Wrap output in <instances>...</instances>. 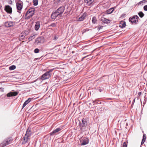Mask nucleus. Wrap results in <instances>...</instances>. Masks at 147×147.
Segmentation results:
<instances>
[{"mask_svg":"<svg viewBox=\"0 0 147 147\" xmlns=\"http://www.w3.org/2000/svg\"><path fill=\"white\" fill-rule=\"evenodd\" d=\"M65 7L62 6L59 7L54 13H53L51 15V18L53 19H55L58 15L62 14L64 11Z\"/></svg>","mask_w":147,"mask_h":147,"instance_id":"f257e3e1","label":"nucleus"},{"mask_svg":"<svg viewBox=\"0 0 147 147\" xmlns=\"http://www.w3.org/2000/svg\"><path fill=\"white\" fill-rule=\"evenodd\" d=\"M35 9L33 8L29 9L26 12L25 18V19H29L32 17L34 13Z\"/></svg>","mask_w":147,"mask_h":147,"instance_id":"f03ea898","label":"nucleus"},{"mask_svg":"<svg viewBox=\"0 0 147 147\" xmlns=\"http://www.w3.org/2000/svg\"><path fill=\"white\" fill-rule=\"evenodd\" d=\"M54 69H51L49 71L45 72L44 74L42 75L41 77V79L42 80H45L49 78L52 75L51 73Z\"/></svg>","mask_w":147,"mask_h":147,"instance_id":"7ed1b4c3","label":"nucleus"},{"mask_svg":"<svg viewBox=\"0 0 147 147\" xmlns=\"http://www.w3.org/2000/svg\"><path fill=\"white\" fill-rule=\"evenodd\" d=\"M31 132L30 131L28 130V129L26 131V134L24 136L23 138V139L24 141V143H26L28 140H30V137L31 136Z\"/></svg>","mask_w":147,"mask_h":147,"instance_id":"20e7f679","label":"nucleus"},{"mask_svg":"<svg viewBox=\"0 0 147 147\" xmlns=\"http://www.w3.org/2000/svg\"><path fill=\"white\" fill-rule=\"evenodd\" d=\"M12 139L11 137L8 138L4 140L2 143H1V145L2 147L6 146L10 144L12 142Z\"/></svg>","mask_w":147,"mask_h":147,"instance_id":"39448f33","label":"nucleus"},{"mask_svg":"<svg viewBox=\"0 0 147 147\" xmlns=\"http://www.w3.org/2000/svg\"><path fill=\"white\" fill-rule=\"evenodd\" d=\"M139 19V17L137 15H135L132 17H130L129 19V21L132 24H136L138 22Z\"/></svg>","mask_w":147,"mask_h":147,"instance_id":"423d86ee","label":"nucleus"},{"mask_svg":"<svg viewBox=\"0 0 147 147\" xmlns=\"http://www.w3.org/2000/svg\"><path fill=\"white\" fill-rule=\"evenodd\" d=\"M17 9L19 11H21L23 6V3L20 0H18L16 3Z\"/></svg>","mask_w":147,"mask_h":147,"instance_id":"0eeeda50","label":"nucleus"},{"mask_svg":"<svg viewBox=\"0 0 147 147\" xmlns=\"http://www.w3.org/2000/svg\"><path fill=\"white\" fill-rule=\"evenodd\" d=\"M81 142V145H85L87 144L88 143V139L86 138H83L80 141Z\"/></svg>","mask_w":147,"mask_h":147,"instance_id":"6e6552de","label":"nucleus"},{"mask_svg":"<svg viewBox=\"0 0 147 147\" xmlns=\"http://www.w3.org/2000/svg\"><path fill=\"white\" fill-rule=\"evenodd\" d=\"M5 10L8 13L11 14L12 12V8L10 6L7 5L5 6Z\"/></svg>","mask_w":147,"mask_h":147,"instance_id":"1a4fd4ad","label":"nucleus"},{"mask_svg":"<svg viewBox=\"0 0 147 147\" xmlns=\"http://www.w3.org/2000/svg\"><path fill=\"white\" fill-rule=\"evenodd\" d=\"M82 123H80L79 124V126L81 128L86 126L87 125V121L85 119L83 118L82 120Z\"/></svg>","mask_w":147,"mask_h":147,"instance_id":"9d476101","label":"nucleus"},{"mask_svg":"<svg viewBox=\"0 0 147 147\" xmlns=\"http://www.w3.org/2000/svg\"><path fill=\"white\" fill-rule=\"evenodd\" d=\"M44 41V39L43 37H40L37 38L35 41V42L37 44L43 43Z\"/></svg>","mask_w":147,"mask_h":147,"instance_id":"9b49d317","label":"nucleus"},{"mask_svg":"<svg viewBox=\"0 0 147 147\" xmlns=\"http://www.w3.org/2000/svg\"><path fill=\"white\" fill-rule=\"evenodd\" d=\"M14 24V23L13 22L8 21L5 23V25L6 27H9L13 26Z\"/></svg>","mask_w":147,"mask_h":147,"instance_id":"f8f14e48","label":"nucleus"},{"mask_svg":"<svg viewBox=\"0 0 147 147\" xmlns=\"http://www.w3.org/2000/svg\"><path fill=\"white\" fill-rule=\"evenodd\" d=\"M18 94L17 92H11L7 94V96L8 97H10L16 96Z\"/></svg>","mask_w":147,"mask_h":147,"instance_id":"ddd939ff","label":"nucleus"},{"mask_svg":"<svg viewBox=\"0 0 147 147\" xmlns=\"http://www.w3.org/2000/svg\"><path fill=\"white\" fill-rule=\"evenodd\" d=\"M86 13H84L78 19L79 21H83L86 17Z\"/></svg>","mask_w":147,"mask_h":147,"instance_id":"4468645a","label":"nucleus"},{"mask_svg":"<svg viewBox=\"0 0 147 147\" xmlns=\"http://www.w3.org/2000/svg\"><path fill=\"white\" fill-rule=\"evenodd\" d=\"M101 20L105 23H108L110 22V20L104 18L103 16L101 17Z\"/></svg>","mask_w":147,"mask_h":147,"instance_id":"2eb2a0df","label":"nucleus"},{"mask_svg":"<svg viewBox=\"0 0 147 147\" xmlns=\"http://www.w3.org/2000/svg\"><path fill=\"white\" fill-rule=\"evenodd\" d=\"M61 129L60 128H56L55 129L53 130L52 132L50 133V135L52 136L54 135L56 133L61 131Z\"/></svg>","mask_w":147,"mask_h":147,"instance_id":"dca6fc26","label":"nucleus"},{"mask_svg":"<svg viewBox=\"0 0 147 147\" xmlns=\"http://www.w3.org/2000/svg\"><path fill=\"white\" fill-rule=\"evenodd\" d=\"M32 99V98H29L27 100H26L24 103L23 105L22 109L28 103H29L31 101Z\"/></svg>","mask_w":147,"mask_h":147,"instance_id":"f3484780","label":"nucleus"},{"mask_svg":"<svg viewBox=\"0 0 147 147\" xmlns=\"http://www.w3.org/2000/svg\"><path fill=\"white\" fill-rule=\"evenodd\" d=\"M40 22L39 21L36 22L35 26V29L36 30H38L40 28Z\"/></svg>","mask_w":147,"mask_h":147,"instance_id":"a211bd4d","label":"nucleus"},{"mask_svg":"<svg viewBox=\"0 0 147 147\" xmlns=\"http://www.w3.org/2000/svg\"><path fill=\"white\" fill-rule=\"evenodd\" d=\"M125 22H122L120 24L119 26L121 28H123L125 27Z\"/></svg>","mask_w":147,"mask_h":147,"instance_id":"6ab92c4d","label":"nucleus"},{"mask_svg":"<svg viewBox=\"0 0 147 147\" xmlns=\"http://www.w3.org/2000/svg\"><path fill=\"white\" fill-rule=\"evenodd\" d=\"M113 10L114 9L113 8H110L106 11V13L108 14H111L113 11Z\"/></svg>","mask_w":147,"mask_h":147,"instance_id":"aec40b11","label":"nucleus"},{"mask_svg":"<svg viewBox=\"0 0 147 147\" xmlns=\"http://www.w3.org/2000/svg\"><path fill=\"white\" fill-rule=\"evenodd\" d=\"M94 0H86L85 1L87 3L88 5L91 4L94 1Z\"/></svg>","mask_w":147,"mask_h":147,"instance_id":"412c9836","label":"nucleus"},{"mask_svg":"<svg viewBox=\"0 0 147 147\" xmlns=\"http://www.w3.org/2000/svg\"><path fill=\"white\" fill-rule=\"evenodd\" d=\"M16 68V66L14 65H12L9 67V69L10 70H12L15 69Z\"/></svg>","mask_w":147,"mask_h":147,"instance_id":"4be33fe9","label":"nucleus"},{"mask_svg":"<svg viewBox=\"0 0 147 147\" xmlns=\"http://www.w3.org/2000/svg\"><path fill=\"white\" fill-rule=\"evenodd\" d=\"M138 14L141 18H142L144 15V13L142 11H140L138 12Z\"/></svg>","mask_w":147,"mask_h":147,"instance_id":"5701e85b","label":"nucleus"},{"mask_svg":"<svg viewBox=\"0 0 147 147\" xmlns=\"http://www.w3.org/2000/svg\"><path fill=\"white\" fill-rule=\"evenodd\" d=\"M38 0H33L34 5L35 6L37 5L38 4Z\"/></svg>","mask_w":147,"mask_h":147,"instance_id":"b1692460","label":"nucleus"},{"mask_svg":"<svg viewBox=\"0 0 147 147\" xmlns=\"http://www.w3.org/2000/svg\"><path fill=\"white\" fill-rule=\"evenodd\" d=\"M92 22L93 24H95L96 21V18L95 17H93L92 18Z\"/></svg>","mask_w":147,"mask_h":147,"instance_id":"393cba45","label":"nucleus"},{"mask_svg":"<svg viewBox=\"0 0 147 147\" xmlns=\"http://www.w3.org/2000/svg\"><path fill=\"white\" fill-rule=\"evenodd\" d=\"M35 38V36L34 35H32L28 38V40L30 41L32 40V39H34Z\"/></svg>","mask_w":147,"mask_h":147,"instance_id":"a878e982","label":"nucleus"},{"mask_svg":"<svg viewBox=\"0 0 147 147\" xmlns=\"http://www.w3.org/2000/svg\"><path fill=\"white\" fill-rule=\"evenodd\" d=\"M127 143L126 142H124L123 144V147H127Z\"/></svg>","mask_w":147,"mask_h":147,"instance_id":"bb28decb","label":"nucleus"},{"mask_svg":"<svg viewBox=\"0 0 147 147\" xmlns=\"http://www.w3.org/2000/svg\"><path fill=\"white\" fill-rule=\"evenodd\" d=\"M39 50L37 48H36L34 50V52L35 53H38L39 52Z\"/></svg>","mask_w":147,"mask_h":147,"instance_id":"cd10ccee","label":"nucleus"},{"mask_svg":"<svg viewBox=\"0 0 147 147\" xmlns=\"http://www.w3.org/2000/svg\"><path fill=\"white\" fill-rule=\"evenodd\" d=\"M56 26V24L55 23H53L49 26V27L52 26V27H55Z\"/></svg>","mask_w":147,"mask_h":147,"instance_id":"c85d7f7f","label":"nucleus"},{"mask_svg":"<svg viewBox=\"0 0 147 147\" xmlns=\"http://www.w3.org/2000/svg\"><path fill=\"white\" fill-rule=\"evenodd\" d=\"M145 0H144L141 1L140 2H139L138 3V4L139 5L143 3H145Z\"/></svg>","mask_w":147,"mask_h":147,"instance_id":"c756f323","label":"nucleus"},{"mask_svg":"<svg viewBox=\"0 0 147 147\" xmlns=\"http://www.w3.org/2000/svg\"><path fill=\"white\" fill-rule=\"evenodd\" d=\"M144 11H147V5L144 6Z\"/></svg>","mask_w":147,"mask_h":147,"instance_id":"7c9ffc66","label":"nucleus"},{"mask_svg":"<svg viewBox=\"0 0 147 147\" xmlns=\"http://www.w3.org/2000/svg\"><path fill=\"white\" fill-rule=\"evenodd\" d=\"M103 27V26H98L97 27L98 30H99L100 29L102 28Z\"/></svg>","mask_w":147,"mask_h":147,"instance_id":"2f4dec72","label":"nucleus"},{"mask_svg":"<svg viewBox=\"0 0 147 147\" xmlns=\"http://www.w3.org/2000/svg\"><path fill=\"white\" fill-rule=\"evenodd\" d=\"M89 30L88 29H86L84 30V32H86L89 31Z\"/></svg>","mask_w":147,"mask_h":147,"instance_id":"473e14b6","label":"nucleus"},{"mask_svg":"<svg viewBox=\"0 0 147 147\" xmlns=\"http://www.w3.org/2000/svg\"><path fill=\"white\" fill-rule=\"evenodd\" d=\"M146 135L145 134H144L143 135L142 139L146 140Z\"/></svg>","mask_w":147,"mask_h":147,"instance_id":"72a5a7b5","label":"nucleus"},{"mask_svg":"<svg viewBox=\"0 0 147 147\" xmlns=\"http://www.w3.org/2000/svg\"><path fill=\"white\" fill-rule=\"evenodd\" d=\"M145 140H146L142 139V142H141V145H142L144 143L145 141Z\"/></svg>","mask_w":147,"mask_h":147,"instance_id":"f704fd0d","label":"nucleus"},{"mask_svg":"<svg viewBox=\"0 0 147 147\" xmlns=\"http://www.w3.org/2000/svg\"><path fill=\"white\" fill-rule=\"evenodd\" d=\"M58 38V36H55V37H54V39H53V40H56Z\"/></svg>","mask_w":147,"mask_h":147,"instance_id":"c9c22d12","label":"nucleus"},{"mask_svg":"<svg viewBox=\"0 0 147 147\" xmlns=\"http://www.w3.org/2000/svg\"><path fill=\"white\" fill-rule=\"evenodd\" d=\"M12 3V1L11 0H9V1L8 3L9 4H11Z\"/></svg>","mask_w":147,"mask_h":147,"instance_id":"e433bc0d","label":"nucleus"},{"mask_svg":"<svg viewBox=\"0 0 147 147\" xmlns=\"http://www.w3.org/2000/svg\"><path fill=\"white\" fill-rule=\"evenodd\" d=\"M64 0H57L58 2H60V1H63Z\"/></svg>","mask_w":147,"mask_h":147,"instance_id":"4c0bfd02","label":"nucleus"},{"mask_svg":"<svg viewBox=\"0 0 147 147\" xmlns=\"http://www.w3.org/2000/svg\"><path fill=\"white\" fill-rule=\"evenodd\" d=\"M141 94H142V93H141V92H139L138 93V95L139 96H140V95Z\"/></svg>","mask_w":147,"mask_h":147,"instance_id":"58836bf2","label":"nucleus"},{"mask_svg":"<svg viewBox=\"0 0 147 147\" xmlns=\"http://www.w3.org/2000/svg\"><path fill=\"white\" fill-rule=\"evenodd\" d=\"M135 99H134V100H133V102H132V104H134V102H135Z\"/></svg>","mask_w":147,"mask_h":147,"instance_id":"ea45409f","label":"nucleus"},{"mask_svg":"<svg viewBox=\"0 0 147 147\" xmlns=\"http://www.w3.org/2000/svg\"><path fill=\"white\" fill-rule=\"evenodd\" d=\"M93 103L95 104L96 103V100L93 101Z\"/></svg>","mask_w":147,"mask_h":147,"instance_id":"a19ab883","label":"nucleus"},{"mask_svg":"<svg viewBox=\"0 0 147 147\" xmlns=\"http://www.w3.org/2000/svg\"><path fill=\"white\" fill-rule=\"evenodd\" d=\"M88 56H85V57H84L83 58V59H84V58H85L86 57H87Z\"/></svg>","mask_w":147,"mask_h":147,"instance_id":"79ce46f5","label":"nucleus"},{"mask_svg":"<svg viewBox=\"0 0 147 147\" xmlns=\"http://www.w3.org/2000/svg\"><path fill=\"white\" fill-rule=\"evenodd\" d=\"M21 37H23V35H21Z\"/></svg>","mask_w":147,"mask_h":147,"instance_id":"37998d69","label":"nucleus"},{"mask_svg":"<svg viewBox=\"0 0 147 147\" xmlns=\"http://www.w3.org/2000/svg\"><path fill=\"white\" fill-rule=\"evenodd\" d=\"M100 91L101 92V89H100Z\"/></svg>","mask_w":147,"mask_h":147,"instance_id":"c03bdc74","label":"nucleus"},{"mask_svg":"<svg viewBox=\"0 0 147 147\" xmlns=\"http://www.w3.org/2000/svg\"><path fill=\"white\" fill-rule=\"evenodd\" d=\"M26 34H28V32H26Z\"/></svg>","mask_w":147,"mask_h":147,"instance_id":"a18cd8bd","label":"nucleus"},{"mask_svg":"<svg viewBox=\"0 0 147 147\" xmlns=\"http://www.w3.org/2000/svg\"><path fill=\"white\" fill-rule=\"evenodd\" d=\"M1 6L0 5V9H1Z\"/></svg>","mask_w":147,"mask_h":147,"instance_id":"49530a36","label":"nucleus"},{"mask_svg":"<svg viewBox=\"0 0 147 147\" xmlns=\"http://www.w3.org/2000/svg\"><path fill=\"white\" fill-rule=\"evenodd\" d=\"M144 104H145V103H144Z\"/></svg>","mask_w":147,"mask_h":147,"instance_id":"de8ad7c7","label":"nucleus"}]
</instances>
